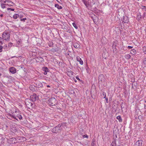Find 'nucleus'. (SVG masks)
<instances>
[{
  "label": "nucleus",
  "mask_w": 146,
  "mask_h": 146,
  "mask_svg": "<svg viewBox=\"0 0 146 146\" xmlns=\"http://www.w3.org/2000/svg\"><path fill=\"white\" fill-rule=\"evenodd\" d=\"M4 0H0V1L1 2H2L4 1Z\"/></svg>",
  "instance_id": "52"
},
{
  "label": "nucleus",
  "mask_w": 146,
  "mask_h": 146,
  "mask_svg": "<svg viewBox=\"0 0 146 146\" xmlns=\"http://www.w3.org/2000/svg\"><path fill=\"white\" fill-rule=\"evenodd\" d=\"M36 85L38 88H40L42 87V84L40 82H37L36 83Z\"/></svg>",
  "instance_id": "10"
},
{
  "label": "nucleus",
  "mask_w": 146,
  "mask_h": 146,
  "mask_svg": "<svg viewBox=\"0 0 146 146\" xmlns=\"http://www.w3.org/2000/svg\"><path fill=\"white\" fill-rule=\"evenodd\" d=\"M13 116V115H11V114H10L9 115H8L7 117L8 119H11L12 118H13V117H12Z\"/></svg>",
  "instance_id": "24"
},
{
  "label": "nucleus",
  "mask_w": 146,
  "mask_h": 146,
  "mask_svg": "<svg viewBox=\"0 0 146 146\" xmlns=\"http://www.w3.org/2000/svg\"><path fill=\"white\" fill-rule=\"evenodd\" d=\"M88 136L87 135H83V137L84 138H85V137H87V138H88Z\"/></svg>",
  "instance_id": "41"
},
{
  "label": "nucleus",
  "mask_w": 146,
  "mask_h": 146,
  "mask_svg": "<svg viewBox=\"0 0 146 146\" xmlns=\"http://www.w3.org/2000/svg\"><path fill=\"white\" fill-rule=\"evenodd\" d=\"M16 116L19 118L20 120H21L23 119V117L22 116V114L19 113L18 114L16 115Z\"/></svg>",
  "instance_id": "14"
},
{
  "label": "nucleus",
  "mask_w": 146,
  "mask_h": 146,
  "mask_svg": "<svg viewBox=\"0 0 146 146\" xmlns=\"http://www.w3.org/2000/svg\"><path fill=\"white\" fill-rule=\"evenodd\" d=\"M61 125H60V124L58 125L55 127L53 128L52 130V131L53 133H55L56 132H58L59 131H60V128Z\"/></svg>",
  "instance_id": "4"
},
{
  "label": "nucleus",
  "mask_w": 146,
  "mask_h": 146,
  "mask_svg": "<svg viewBox=\"0 0 146 146\" xmlns=\"http://www.w3.org/2000/svg\"><path fill=\"white\" fill-rule=\"evenodd\" d=\"M116 143V142L115 141V143L114 142H112L110 144V146H115V145H114L115 144V145H116V144H117Z\"/></svg>",
  "instance_id": "29"
},
{
  "label": "nucleus",
  "mask_w": 146,
  "mask_h": 146,
  "mask_svg": "<svg viewBox=\"0 0 146 146\" xmlns=\"http://www.w3.org/2000/svg\"><path fill=\"white\" fill-rule=\"evenodd\" d=\"M89 1H90V2L91 1V0H88V1L89 2Z\"/></svg>",
  "instance_id": "54"
},
{
  "label": "nucleus",
  "mask_w": 146,
  "mask_h": 146,
  "mask_svg": "<svg viewBox=\"0 0 146 146\" xmlns=\"http://www.w3.org/2000/svg\"><path fill=\"white\" fill-rule=\"evenodd\" d=\"M7 9V10H11V11H14V10H15L14 9L11 8H8Z\"/></svg>",
  "instance_id": "33"
},
{
  "label": "nucleus",
  "mask_w": 146,
  "mask_h": 146,
  "mask_svg": "<svg viewBox=\"0 0 146 146\" xmlns=\"http://www.w3.org/2000/svg\"><path fill=\"white\" fill-rule=\"evenodd\" d=\"M143 50L145 52V54H146V47L144 46L143 48Z\"/></svg>",
  "instance_id": "28"
},
{
  "label": "nucleus",
  "mask_w": 146,
  "mask_h": 146,
  "mask_svg": "<svg viewBox=\"0 0 146 146\" xmlns=\"http://www.w3.org/2000/svg\"><path fill=\"white\" fill-rule=\"evenodd\" d=\"M75 82H76V80H75Z\"/></svg>",
  "instance_id": "56"
},
{
  "label": "nucleus",
  "mask_w": 146,
  "mask_h": 146,
  "mask_svg": "<svg viewBox=\"0 0 146 146\" xmlns=\"http://www.w3.org/2000/svg\"><path fill=\"white\" fill-rule=\"evenodd\" d=\"M5 79H7L9 81H11L14 80V78L11 76H7L5 77Z\"/></svg>",
  "instance_id": "12"
},
{
  "label": "nucleus",
  "mask_w": 146,
  "mask_h": 146,
  "mask_svg": "<svg viewBox=\"0 0 146 146\" xmlns=\"http://www.w3.org/2000/svg\"><path fill=\"white\" fill-rule=\"evenodd\" d=\"M144 1H146V0H143Z\"/></svg>",
  "instance_id": "59"
},
{
  "label": "nucleus",
  "mask_w": 146,
  "mask_h": 146,
  "mask_svg": "<svg viewBox=\"0 0 146 146\" xmlns=\"http://www.w3.org/2000/svg\"><path fill=\"white\" fill-rule=\"evenodd\" d=\"M105 99H106V102L107 103H108V98H106Z\"/></svg>",
  "instance_id": "45"
},
{
  "label": "nucleus",
  "mask_w": 146,
  "mask_h": 146,
  "mask_svg": "<svg viewBox=\"0 0 146 146\" xmlns=\"http://www.w3.org/2000/svg\"><path fill=\"white\" fill-rule=\"evenodd\" d=\"M141 18V16L140 14L139 15H138L137 17V20H140V19Z\"/></svg>",
  "instance_id": "25"
},
{
  "label": "nucleus",
  "mask_w": 146,
  "mask_h": 146,
  "mask_svg": "<svg viewBox=\"0 0 146 146\" xmlns=\"http://www.w3.org/2000/svg\"><path fill=\"white\" fill-rule=\"evenodd\" d=\"M3 39L2 38L0 37V40H3Z\"/></svg>",
  "instance_id": "48"
},
{
  "label": "nucleus",
  "mask_w": 146,
  "mask_h": 146,
  "mask_svg": "<svg viewBox=\"0 0 146 146\" xmlns=\"http://www.w3.org/2000/svg\"><path fill=\"white\" fill-rule=\"evenodd\" d=\"M36 62H44V59L42 57L38 56L36 58Z\"/></svg>",
  "instance_id": "6"
},
{
  "label": "nucleus",
  "mask_w": 146,
  "mask_h": 146,
  "mask_svg": "<svg viewBox=\"0 0 146 146\" xmlns=\"http://www.w3.org/2000/svg\"><path fill=\"white\" fill-rule=\"evenodd\" d=\"M142 141L138 140L135 143L136 146H142Z\"/></svg>",
  "instance_id": "9"
},
{
  "label": "nucleus",
  "mask_w": 146,
  "mask_h": 146,
  "mask_svg": "<svg viewBox=\"0 0 146 146\" xmlns=\"http://www.w3.org/2000/svg\"><path fill=\"white\" fill-rule=\"evenodd\" d=\"M37 98V97L35 94H34L30 96V99L33 102L36 101Z\"/></svg>",
  "instance_id": "5"
},
{
  "label": "nucleus",
  "mask_w": 146,
  "mask_h": 146,
  "mask_svg": "<svg viewBox=\"0 0 146 146\" xmlns=\"http://www.w3.org/2000/svg\"><path fill=\"white\" fill-rule=\"evenodd\" d=\"M49 46H51V45H49Z\"/></svg>",
  "instance_id": "58"
},
{
  "label": "nucleus",
  "mask_w": 146,
  "mask_h": 146,
  "mask_svg": "<svg viewBox=\"0 0 146 146\" xmlns=\"http://www.w3.org/2000/svg\"><path fill=\"white\" fill-rule=\"evenodd\" d=\"M14 4V3L12 1L8 0L7 3L6 5H8L9 6H12Z\"/></svg>",
  "instance_id": "15"
},
{
  "label": "nucleus",
  "mask_w": 146,
  "mask_h": 146,
  "mask_svg": "<svg viewBox=\"0 0 146 146\" xmlns=\"http://www.w3.org/2000/svg\"><path fill=\"white\" fill-rule=\"evenodd\" d=\"M10 32L8 31H5L2 34V37L5 40H9L10 36Z\"/></svg>",
  "instance_id": "1"
},
{
  "label": "nucleus",
  "mask_w": 146,
  "mask_h": 146,
  "mask_svg": "<svg viewBox=\"0 0 146 146\" xmlns=\"http://www.w3.org/2000/svg\"><path fill=\"white\" fill-rule=\"evenodd\" d=\"M72 25L76 29H78V27L74 23H72Z\"/></svg>",
  "instance_id": "30"
},
{
  "label": "nucleus",
  "mask_w": 146,
  "mask_h": 146,
  "mask_svg": "<svg viewBox=\"0 0 146 146\" xmlns=\"http://www.w3.org/2000/svg\"><path fill=\"white\" fill-rule=\"evenodd\" d=\"M96 0H91V1L90 2V3H92L93 5L95 4L96 1Z\"/></svg>",
  "instance_id": "31"
},
{
  "label": "nucleus",
  "mask_w": 146,
  "mask_h": 146,
  "mask_svg": "<svg viewBox=\"0 0 146 146\" xmlns=\"http://www.w3.org/2000/svg\"><path fill=\"white\" fill-rule=\"evenodd\" d=\"M36 87L33 85H31L29 86L30 89L33 91H34L35 90Z\"/></svg>",
  "instance_id": "16"
},
{
  "label": "nucleus",
  "mask_w": 146,
  "mask_h": 146,
  "mask_svg": "<svg viewBox=\"0 0 146 146\" xmlns=\"http://www.w3.org/2000/svg\"><path fill=\"white\" fill-rule=\"evenodd\" d=\"M144 108L145 109H146V106L145 105H144Z\"/></svg>",
  "instance_id": "51"
},
{
  "label": "nucleus",
  "mask_w": 146,
  "mask_h": 146,
  "mask_svg": "<svg viewBox=\"0 0 146 146\" xmlns=\"http://www.w3.org/2000/svg\"><path fill=\"white\" fill-rule=\"evenodd\" d=\"M123 104L124 103L123 102H121V107L122 109L124 108V107L123 106Z\"/></svg>",
  "instance_id": "36"
},
{
  "label": "nucleus",
  "mask_w": 146,
  "mask_h": 146,
  "mask_svg": "<svg viewBox=\"0 0 146 146\" xmlns=\"http://www.w3.org/2000/svg\"><path fill=\"white\" fill-rule=\"evenodd\" d=\"M99 80L101 82H103L104 81V76L103 74H100L99 76Z\"/></svg>",
  "instance_id": "8"
},
{
  "label": "nucleus",
  "mask_w": 146,
  "mask_h": 146,
  "mask_svg": "<svg viewBox=\"0 0 146 146\" xmlns=\"http://www.w3.org/2000/svg\"><path fill=\"white\" fill-rule=\"evenodd\" d=\"M8 1V0H4L3 1L4 3L5 4H6V3H7V2Z\"/></svg>",
  "instance_id": "38"
},
{
  "label": "nucleus",
  "mask_w": 146,
  "mask_h": 146,
  "mask_svg": "<svg viewBox=\"0 0 146 146\" xmlns=\"http://www.w3.org/2000/svg\"><path fill=\"white\" fill-rule=\"evenodd\" d=\"M3 84L2 83L0 82V87L2 86H3Z\"/></svg>",
  "instance_id": "46"
},
{
  "label": "nucleus",
  "mask_w": 146,
  "mask_h": 146,
  "mask_svg": "<svg viewBox=\"0 0 146 146\" xmlns=\"http://www.w3.org/2000/svg\"><path fill=\"white\" fill-rule=\"evenodd\" d=\"M25 103L27 107H28L29 108L30 107H32V106L33 105V104L31 102V100L30 99H26Z\"/></svg>",
  "instance_id": "3"
},
{
  "label": "nucleus",
  "mask_w": 146,
  "mask_h": 146,
  "mask_svg": "<svg viewBox=\"0 0 146 146\" xmlns=\"http://www.w3.org/2000/svg\"><path fill=\"white\" fill-rule=\"evenodd\" d=\"M123 21L125 23H127L129 22V20L127 16H124L123 18Z\"/></svg>",
  "instance_id": "11"
},
{
  "label": "nucleus",
  "mask_w": 146,
  "mask_h": 146,
  "mask_svg": "<svg viewBox=\"0 0 146 146\" xmlns=\"http://www.w3.org/2000/svg\"><path fill=\"white\" fill-rule=\"evenodd\" d=\"M9 71L12 74H14L16 72V69L13 67H11L9 68Z\"/></svg>",
  "instance_id": "7"
},
{
  "label": "nucleus",
  "mask_w": 146,
  "mask_h": 146,
  "mask_svg": "<svg viewBox=\"0 0 146 146\" xmlns=\"http://www.w3.org/2000/svg\"><path fill=\"white\" fill-rule=\"evenodd\" d=\"M116 119H118L120 122H121L122 121V119L120 115H119L117 117Z\"/></svg>",
  "instance_id": "18"
},
{
  "label": "nucleus",
  "mask_w": 146,
  "mask_h": 146,
  "mask_svg": "<svg viewBox=\"0 0 146 146\" xmlns=\"http://www.w3.org/2000/svg\"><path fill=\"white\" fill-rule=\"evenodd\" d=\"M127 48L129 49H131L133 48V46H128Z\"/></svg>",
  "instance_id": "42"
},
{
  "label": "nucleus",
  "mask_w": 146,
  "mask_h": 146,
  "mask_svg": "<svg viewBox=\"0 0 146 146\" xmlns=\"http://www.w3.org/2000/svg\"><path fill=\"white\" fill-rule=\"evenodd\" d=\"M82 1L83 2L84 4H85L86 7L87 8L88 7L89 5V2L88 3L86 2L85 0H82Z\"/></svg>",
  "instance_id": "17"
},
{
  "label": "nucleus",
  "mask_w": 146,
  "mask_h": 146,
  "mask_svg": "<svg viewBox=\"0 0 146 146\" xmlns=\"http://www.w3.org/2000/svg\"><path fill=\"white\" fill-rule=\"evenodd\" d=\"M143 64L146 66V58H145L143 59Z\"/></svg>",
  "instance_id": "32"
},
{
  "label": "nucleus",
  "mask_w": 146,
  "mask_h": 146,
  "mask_svg": "<svg viewBox=\"0 0 146 146\" xmlns=\"http://www.w3.org/2000/svg\"><path fill=\"white\" fill-rule=\"evenodd\" d=\"M12 43L11 42H10L8 44V46L11 47L12 46Z\"/></svg>",
  "instance_id": "35"
},
{
  "label": "nucleus",
  "mask_w": 146,
  "mask_h": 146,
  "mask_svg": "<svg viewBox=\"0 0 146 146\" xmlns=\"http://www.w3.org/2000/svg\"><path fill=\"white\" fill-rule=\"evenodd\" d=\"M2 40H0V43H1L2 44Z\"/></svg>",
  "instance_id": "50"
},
{
  "label": "nucleus",
  "mask_w": 146,
  "mask_h": 146,
  "mask_svg": "<svg viewBox=\"0 0 146 146\" xmlns=\"http://www.w3.org/2000/svg\"><path fill=\"white\" fill-rule=\"evenodd\" d=\"M138 1H139V0H137Z\"/></svg>",
  "instance_id": "60"
},
{
  "label": "nucleus",
  "mask_w": 146,
  "mask_h": 146,
  "mask_svg": "<svg viewBox=\"0 0 146 146\" xmlns=\"http://www.w3.org/2000/svg\"><path fill=\"white\" fill-rule=\"evenodd\" d=\"M55 7H56L58 9H61L62 8V7L60 6L58 4H56L55 5Z\"/></svg>",
  "instance_id": "20"
},
{
  "label": "nucleus",
  "mask_w": 146,
  "mask_h": 146,
  "mask_svg": "<svg viewBox=\"0 0 146 146\" xmlns=\"http://www.w3.org/2000/svg\"><path fill=\"white\" fill-rule=\"evenodd\" d=\"M92 145H93V144H92Z\"/></svg>",
  "instance_id": "57"
},
{
  "label": "nucleus",
  "mask_w": 146,
  "mask_h": 146,
  "mask_svg": "<svg viewBox=\"0 0 146 146\" xmlns=\"http://www.w3.org/2000/svg\"><path fill=\"white\" fill-rule=\"evenodd\" d=\"M6 4H3L2 3L1 4V7L3 9H4L6 7Z\"/></svg>",
  "instance_id": "23"
},
{
  "label": "nucleus",
  "mask_w": 146,
  "mask_h": 146,
  "mask_svg": "<svg viewBox=\"0 0 146 146\" xmlns=\"http://www.w3.org/2000/svg\"><path fill=\"white\" fill-rule=\"evenodd\" d=\"M138 118L140 119V120H141L142 119L141 116H139L138 117Z\"/></svg>",
  "instance_id": "44"
},
{
  "label": "nucleus",
  "mask_w": 146,
  "mask_h": 146,
  "mask_svg": "<svg viewBox=\"0 0 146 146\" xmlns=\"http://www.w3.org/2000/svg\"><path fill=\"white\" fill-rule=\"evenodd\" d=\"M16 115L15 116H13V118L15 119L18 121V119H17L16 117H15Z\"/></svg>",
  "instance_id": "40"
},
{
  "label": "nucleus",
  "mask_w": 146,
  "mask_h": 146,
  "mask_svg": "<svg viewBox=\"0 0 146 146\" xmlns=\"http://www.w3.org/2000/svg\"><path fill=\"white\" fill-rule=\"evenodd\" d=\"M19 15L18 14H15L13 16V18L14 19H17V17H19Z\"/></svg>",
  "instance_id": "22"
},
{
  "label": "nucleus",
  "mask_w": 146,
  "mask_h": 146,
  "mask_svg": "<svg viewBox=\"0 0 146 146\" xmlns=\"http://www.w3.org/2000/svg\"><path fill=\"white\" fill-rule=\"evenodd\" d=\"M74 47L76 48H78L80 46V45L79 44L77 43H74L73 44Z\"/></svg>",
  "instance_id": "19"
},
{
  "label": "nucleus",
  "mask_w": 146,
  "mask_h": 146,
  "mask_svg": "<svg viewBox=\"0 0 146 146\" xmlns=\"http://www.w3.org/2000/svg\"><path fill=\"white\" fill-rule=\"evenodd\" d=\"M42 70L44 71V72H48V69L47 67H45L44 68H43Z\"/></svg>",
  "instance_id": "27"
},
{
  "label": "nucleus",
  "mask_w": 146,
  "mask_h": 146,
  "mask_svg": "<svg viewBox=\"0 0 146 146\" xmlns=\"http://www.w3.org/2000/svg\"><path fill=\"white\" fill-rule=\"evenodd\" d=\"M3 47L2 46H0V52H1L2 51Z\"/></svg>",
  "instance_id": "39"
},
{
  "label": "nucleus",
  "mask_w": 146,
  "mask_h": 146,
  "mask_svg": "<svg viewBox=\"0 0 146 146\" xmlns=\"http://www.w3.org/2000/svg\"><path fill=\"white\" fill-rule=\"evenodd\" d=\"M136 51L134 49L131 50L130 52V53L133 55L135 54H136Z\"/></svg>",
  "instance_id": "21"
},
{
  "label": "nucleus",
  "mask_w": 146,
  "mask_h": 146,
  "mask_svg": "<svg viewBox=\"0 0 146 146\" xmlns=\"http://www.w3.org/2000/svg\"><path fill=\"white\" fill-rule=\"evenodd\" d=\"M77 60L82 65L83 64V62L82 60H81V58H80L79 56L77 57H76Z\"/></svg>",
  "instance_id": "13"
},
{
  "label": "nucleus",
  "mask_w": 146,
  "mask_h": 146,
  "mask_svg": "<svg viewBox=\"0 0 146 146\" xmlns=\"http://www.w3.org/2000/svg\"><path fill=\"white\" fill-rule=\"evenodd\" d=\"M47 86L48 87H50V86L48 85H47Z\"/></svg>",
  "instance_id": "53"
},
{
  "label": "nucleus",
  "mask_w": 146,
  "mask_h": 146,
  "mask_svg": "<svg viewBox=\"0 0 146 146\" xmlns=\"http://www.w3.org/2000/svg\"><path fill=\"white\" fill-rule=\"evenodd\" d=\"M47 74V72H44V74L45 75H46Z\"/></svg>",
  "instance_id": "47"
},
{
  "label": "nucleus",
  "mask_w": 146,
  "mask_h": 146,
  "mask_svg": "<svg viewBox=\"0 0 146 146\" xmlns=\"http://www.w3.org/2000/svg\"><path fill=\"white\" fill-rule=\"evenodd\" d=\"M76 78L78 80H80V79H79V78L78 76H76Z\"/></svg>",
  "instance_id": "43"
},
{
  "label": "nucleus",
  "mask_w": 146,
  "mask_h": 146,
  "mask_svg": "<svg viewBox=\"0 0 146 146\" xmlns=\"http://www.w3.org/2000/svg\"><path fill=\"white\" fill-rule=\"evenodd\" d=\"M103 95H104V98H106V93L104 92H103Z\"/></svg>",
  "instance_id": "34"
},
{
  "label": "nucleus",
  "mask_w": 146,
  "mask_h": 146,
  "mask_svg": "<svg viewBox=\"0 0 146 146\" xmlns=\"http://www.w3.org/2000/svg\"><path fill=\"white\" fill-rule=\"evenodd\" d=\"M3 14H1L0 15V16L1 17H2L3 16Z\"/></svg>",
  "instance_id": "49"
},
{
  "label": "nucleus",
  "mask_w": 146,
  "mask_h": 146,
  "mask_svg": "<svg viewBox=\"0 0 146 146\" xmlns=\"http://www.w3.org/2000/svg\"><path fill=\"white\" fill-rule=\"evenodd\" d=\"M125 57L126 58L129 59L130 58L131 56L129 54H128L126 55Z\"/></svg>",
  "instance_id": "26"
},
{
  "label": "nucleus",
  "mask_w": 146,
  "mask_h": 146,
  "mask_svg": "<svg viewBox=\"0 0 146 146\" xmlns=\"http://www.w3.org/2000/svg\"><path fill=\"white\" fill-rule=\"evenodd\" d=\"M26 20V18H23V19H20L21 21H25Z\"/></svg>",
  "instance_id": "37"
},
{
  "label": "nucleus",
  "mask_w": 146,
  "mask_h": 146,
  "mask_svg": "<svg viewBox=\"0 0 146 146\" xmlns=\"http://www.w3.org/2000/svg\"><path fill=\"white\" fill-rule=\"evenodd\" d=\"M48 103L50 106H55L57 104V102L54 97H52L48 100Z\"/></svg>",
  "instance_id": "2"
},
{
  "label": "nucleus",
  "mask_w": 146,
  "mask_h": 146,
  "mask_svg": "<svg viewBox=\"0 0 146 146\" xmlns=\"http://www.w3.org/2000/svg\"><path fill=\"white\" fill-rule=\"evenodd\" d=\"M115 146H119V145H116H116H115Z\"/></svg>",
  "instance_id": "55"
}]
</instances>
